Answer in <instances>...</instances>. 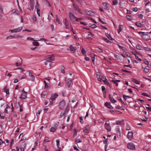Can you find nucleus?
Listing matches in <instances>:
<instances>
[{
  "label": "nucleus",
  "instance_id": "f257e3e1",
  "mask_svg": "<svg viewBox=\"0 0 151 151\" xmlns=\"http://www.w3.org/2000/svg\"><path fill=\"white\" fill-rule=\"evenodd\" d=\"M69 17L70 20L72 21L73 22L76 21V17L71 12H70L69 13Z\"/></svg>",
  "mask_w": 151,
  "mask_h": 151
},
{
  "label": "nucleus",
  "instance_id": "f03ea898",
  "mask_svg": "<svg viewBox=\"0 0 151 151\" xmlns=\"http://www.w3.org/2000/svg\"><path fill=\"white\" fill-rule=\"evenodd\" d=\"M55 57L54 55H48L46 57V59L47 61L50 62L54 60Z\"/></svg>",
  "mask_w": 151,
  "mask_h": 151
},
{
  "label": "nucleus",
  "instance_id": "7ed1b4c3",
  "mask_svg": "<svg viewBox=\"0 0 151 151\" xmlns=\"http://www.w3.org/2000/svg\"><path fill=\"white\" fill-rule=\"evenodd\" d=\"M127 147L128 148L132 150H135V147L134 145L132 143L130 142L128 144Z\"/></svg>",
  "mask_w": 151,
  "mask_h": 151
},
{
  "label": "nucleus",
  "instance_id": "20e7f679",
  "mask_svg": "<svg viewBox=\"0 0 151 151\" xmlns=\"http://www.w3.org/2000/svg\"><path fill=\"white\" fill-rule=\"evenodd\" d=\"M64 24L65 25V28L66 29H68L70 26H71V24L68 22L66 18L64 19Z\"/></svg>",
  "mask_w": 151,
  "mask_h": 151
},
{
  "label": "nucleus",
  "instance_id": "39448f33",
  "mask_svg": "<svg viewBox=\"0 0 151 151\" xmlns=\"http://www.w3.org/2000/svg\"><path fill=\"white\" fill-rule=\"evenodd\" d=\"M65 104V100H63L60 102L58 105V107L60 109H62Z\"/></svg>",
  "mask_w": 151,
  "mask_h": 151
},
{
  "label": "nucleus",
  "instance_id": "423d86ee",
  "mask_svg": "<svg viewBox=\"0 0 151 151\" xmlns=\"http://www.w3.org/2000/svg\"><path fill=\"white\" fill-rule=\"evenodd\" d=\"M58 96V95L57 93L52 94L50 99L51 101H53L55 100Z\"/></svg>",
  "mask_w": 151,
  "mask_h": 151
},
{
  "label": "nucleus",
  "instance_id": "0eeeda50",
  "mask_svg": "<svg viewBox=\"0 0 151 151\" xmlns=\"http://www.w3.org/2000/svg\"><path fill=\"white\" fill-rule=\"evenodd\" d=\"M22 60L21 58H18L17 62L16 63V66H19L23 65L22 64Z\"/></svg>",
  "mask_w": 151,
  "mask_h": 151
},
{
  "label": "nucleus",
  "instance_id": "6e6552de",
  "mask_svg": "<svg viewBox=\"0 0 151 151\" xmlns=\"http://www.w3.org/2000/svg\"><path fill=\"white\" fill-rule=\"evenodd\" d=\"M104 106L106 107L107 108L110 109H114L113 107L111 105L110 103L107 102L104 104Z\"/></svg>",
  "mask_w": 151,
  "mask_h": 151
},
{
  "label": "nucleus",
  "instance_id": "1a4fd4ad",
  "mask_svg": "<svg viewBox=\"0 0 151 151\" xmlns=\"http://www.w3.org/2000/svg\"><path fill=\"white\" fill-rule=\"evenodd\" d=\"M73 78L71 79L70 78H68L67 79V86L68 88H70L72 83V80H73Z\"/></svg>",
  "mask_w": 151,
  "mask_h": 151
},
{
  "label": "nucleus",
  "instance_id": "9d476101",
  "mask_svg": "<svg viewBox=\"0 0 151 151\" xmlns=\"http://www.w3.org/2000/svg\"><path fill=\"white\" fill-rule=\"evenodd\" d=\"M133 133L132 132H128L127 137L130 140H131L133 138Z\"/></svg>",
  "mask_w": 151,
  "mask_h": 151
},
{
  "label": "nucleus",
  "instance_id": "9b49d317",
  "mask_svg": "<svg viewBox=\"0 0 151 151\" xmlns=\"http://www.w3.org/2000/svg\"><path fill=\"white\" fill-rule=\"evenodd\" d=\"M73 6L76 10L77 11L80 13L81 14H82L81 12L80 9H79V8L77 4L74 3Z\"/></svg>",
  "mask_w": 151,
  "mask_h": 151
},
{
  "label": "nucleus",
  "instance_id": "f8f14e48",
  "mask_svg": "<svg viewBox=\"0 0 151 151\" xmlns=\"http://www.w3.org/2000/svg\"><path fill=\"white\" fill-rule=\"evenodd\" d=\"M35 4L34 0H30V6L31 10H33L34 8V5Z\"/></svg>",
  "mask_w": 151,
  "mask_h": 151
},
{
  "label": "nucleus",
  "instance_id": "ddd939ff",
  "mask_svg": "<svg viewBox=\"0 0 151 151\" xmlns=\"http://www.w3.org/2000/svg\"><path fill=\"white\" fill-rule=\"evenodd\" d=\"M23 29V27H20L14 29V33L18 32H20Z\"/></svg>",
  "mask_w": 151,
  "mask_h": 151
},
{
  "label": "nucleus",
  "instance_id": "4468645a",
  "mask_svg": "<svg viewBox=\"0 0 151 151\" xmlns=\"http://www.w3.org/2000/svg\"><path fill=\"white\" fill-rule=\"evenodd\" d=\"M86 12L87 15L89 16H93L95 15V13L91 11H86Z\"/></svg>",
  "mask_w": 151,
  "mask_h": 151
},
{
  "label": "nucleus",
  "instance_id": "2eb2a0df",
  "mask_svg": "<svg viewBox=\"0 0 151 151\" xmlns=\"http://www.w3.org/2000/svg\"><path fill=\"white\" fill-rule=\"evenodd\" d=\"M104 127L108 132L111 131V127L110 125H104Z\"/></svg>",
  "mask_w": 151,
  "mask_h": 151
},
{
  "label": "nucleus",
  "instance_id": "dca6fc26",
  "mask_svg": "<svg viewBox=\"0 0 151 151\" xmlns=\"http://www.w3.org/2000/svg\"><path fill=\"white\" fill-rule=\"evenodd\" d=\"M70 48L72 53H74L76 52V47L71 45L70 47Z\"/></svg>",
  "mask_w": 151,
  "mask_h": 151
},
{
  "label": "nucleus",
  "instance_id": "f3484780",
  "mask_svg": "<svg viewBox=\"0 0 151 151\" xmlns=\"http://www.w3.org/2000/svg\"><path fill=\"white\" fill-rule=\"evenodd\" d=\"M96 77L99 81L101 82L103 81L104 82V80H103V79L100 78V74L99 73H97Z\"/></svg>",
  "mask_w": 151,
  "mask_h": 151
},
{
  "label": "nucleus",
  "instance_id": "a211bd4d",
  "mask_svg": "<svg viewBox=\"0 0 151 151\" xmlns=\"http://www.w3.org/2000/svg\"><path fill=\"white\" fill-rule=\"evenodd\" d=\"M53 16L52 14V12L50 11L49 12L48 14V17L47 18V19L49 21H50L53 17Z\"/></svg>",
  "mask_w": 151,
  "mask_h": 151
},
{
  "label": "nucleus",
  "instance_id": "6ab92c4d",
  "mask_svg": "<svg viewBox=\"0 0 151 151\" xmlns=\"http://www.w3.org/2000/svg\"><path fill=\"white\" fill-rule=\"evenodd\" d=\"M80 49L81 50V52L83 56H86V52L84 48L81 46L80 47Z\"/></svg>",
  "mask_w": 151,
  "mask_h": 151
},
{
  "label": "nucleus",
  "instance_id": "aec40b11",
  "mask_svg": "<svg viewBox=\"0 0 151 151\" xmlns=\"http://www.w3.org/2000/svg\"><path fill=\"white\" fill-rule=\"evenodd\" d=\"M131 81L137 84H139L140 83V81L135 78H132Z\"/></svg>",
  "mask_w": 151,
  "mask_h": 151
},
{
  "label": "nucleus",
  "instance_id": "412c9836",
  "mask_svg": "<svg viewBox=\"0 0 151 151\" xmlns=\"http://www.w3.org/2000/svg\"><path fill=\"white\" fill-rule=\"evenodd\" d=\"M29 76L31 77L30 79L31 80L33 81H34L35 79V76L30 72H29Z\"/></svg>",
  "mask_w": 151,
  "mask_h": 151
},
{
  "label": "nucleus",
  "instance_id": "4be33fe9",
  "mask_svg": "<svg viewBox=\"0 0 151 151\" xmlns=\"http://www.w3.org/2000/svg\"><path fill=\"white\" fill-rule=\"evenodd\" d=\"M38 5V4L37 3L35 5V9L37 10V14L39 17H40V11L39 9L37 8V6Z\"/></svg>",
  "mask_w": 151,
  "mask_h": 151
},
{
  "label": "nucleus",
  "instance_id": "5701e85b",
  "mask_svg": "<svg viewBox=\"0 0 151 151\" xmlns=\"http://www.w3.org/2000/svg\"><path fill=\"white\" fill-rule=\"evenodd\" d=\"M142 68L144 69V72L145 73H147L149 71V67H145L144 68L142 67Z\"/></svg>",
  "mask_w": 151,
  "mask_h": 151
},
{
  "label": "nucleus",
  "instance_id": "b1692460",
  "mask_svg": "<svg viewBox=\"0 0 151 151\" xmlns=\"http://www.w3.org/2000/svg\"><path fill=\"white\" fill-rule=\"evenodd\" d=\"M27 93H23L21 95L20 97V98L22 99H24L27 98Z\"/></svg>",
  "mask_w": 151,
  "mask_h": 151
},
{
  "label": "nucleus",
  "instance_id": "393cba45",
  "mask_svg": "<svg viewBox=\"0 0 151 151\" xmlns=\"http://www.w3.org/2000/svg\"><path fill=\"white\" fill-rule=\"evenodd\" d=\"M14 38H16L17 39H19L23 37V36L22 35H15Z\"/></svg>",
  "mask_w": 151,
  "mask_h": 151
},
{
  "label": "nucleus",
  "instance_id": "a878e982",
  "mask_svg": "<svg viewBox=\"0 0 151 151\" xmlns=\"http://www.w3.org/2000/svg\"><path fill=\"white\" fill-rule=\"evenodd\" d=\"M105 35L110 40H112L113 39L112 38L111 36L109 35V33H105Z\"/></svg>",
  "mask_w": 151,
  "mask_h": 151
},
{
  "label": "nucleus",
  "instance_id": "bb28decb",
  "mask_svg": "<svg viewBox=\"0 0 151 151\" xmlns=\"http://www.w3.org/2000/svg\"><path fill=\"white\" fill-rule=\"evenodd\" d=\"M14 36L12 35H10L9 36L7 37L6 38V40H8L12 39L14 38Z\"/></svg>",
  "mask_w": 151,
  "mask_h": 151
},
{
  "label": "nucleus",
  "instance_id": "cd10ccee",
  "mask_svg": "<svg viewBox=\"0 0 151 151\" xmlns=\"http://www.w3.org/2000/svg\"><path fill=\"white\" fill-rule=\"evenodd\" d=\"M122 25L119 24V28L117 30V31L118 34H119L120 32L122 31Z\"/></svg>",
  "mask_w": 151,
  "mask_h": 151
},
{
  "label": "nucleus",
  "instance_id": "c85d7f7f",
  "mask_svg": "<svg viewBox=\"0 0 151 151\" xmlns=\"http://www.w3.org/2000/svg\"><path fill=\"white\" fill-rule=\"evenodd\" d=\"M3 9V6L0 4V13L2 14L4 13Z\"/></svg>",
  "mask_w": 151,
  "mask_h": 151
},
{
  "label": "nucleus",
  "instance_id": "c756f323",
  "mask_svg": "<svg viewBox=\"0 0 151 151\" xmlns=\"http://www.w3.org/2000/svg\"><path fill=\"white\" fill-rule=\"evenodd\" d=\"M75 142L77 143H80L82 142V141L79 138L77 137L75 139Z\"/></svg>",
  "mask_w": 151,
  "mask_h": 151
},
{
  "label": "nucleus",
  "instance_id": "7c9ffc66",
  "mask_svg": "<svg viewBox=\"0 0 151 151\" xmlns=\"http://www.w3.org/2000/svg\"><path fill=\"white\" fill-rule=\"evenodd\" d=\"M136 25L139 27H141L142 26V24L139 22H137L136 24Z\"/></svg>",
  "mask_w": 151,
  "mask_h": 151
},
{
  "label": "nucleus",
  "instance_id": "2f4dec72",
  "mask_svg": "<svg viewBox=\"0 0 151 151\" xmlns=\"http://www.w3.org/2000/svg\"><path fill=\"white\" fill-rule=\"evenodd\" d=\"M118 0H115L112 1V4L113 5H116L118 3Z\"/></svg>",
  "mask_w": 151,
  "mask_h": 151
},
{
  "label": "nucleus",
  "instance_id": "473e14b6",
  "mask_svg": "<svg viewBox=\"0 0 151 151\" xmlns=\"http://www.w3.org/2000/svg\"><path fill=\"white\" fill-rule=\"evenodd\" d=\"M93 35L92 33H90V34L88 35L87 37V38L91 40L92 39V38L90 36H92Z\"/></svg>",
  "mask_w": 151,
  "mask_h": 151
},
{
  "label": "nucleus",
  "instance_id": "72a5a7b5",
  "mask_svg": "<svg viewBox=\"0 0 151 151\" xmlns=\"http://www.w3.org/2000/svg\"><path fill=\"white\" fill-rule=\"evenodd\" d=\"M32 44L34 46H38L39 45V43L36 41H34L32 42Z\"/></svg>",
  "mask_w": 151,
  "mask_h": 151
},
{
  "label": "nucleus",
  "instance_id": "f704fd0d",
  "mask_svg": "<svg viewBox=\"0 0 151 151\" xmlns=\"http://www.w3.org/2000/svg\"><path fill=\"white\" fill-rule=\"evenodd\" d=\"M136 48L139 50H142V47L139 45L138 44L136 45Z\"/></svg>",
  "mask_w": 151,
  "mask_h": 151
},
{
  "label": "nucleus",
  "instance_id": "c9c22d12",
  "mask_svg": "<svg viewBox=\"0 0 151 151\" xmlns=\"http://www.w3.org/2000/svg\"><path fill=\"white\" fill-rule=\"evenodd\" d=\"M123 120L122 121H116V124L117 125H119L122 124L123 122Z\"/></svg>",
  "mask_w": 151,
  "mask_h": 151
},
{
  "label": "nucleus",
  "instance_id": "e433bc0d",
  "mask_svg": "<svg viewBox=\"0 0 151 151\" xmlns=\"http://www.w3.org/2000/svg\"><path fill=\"white\" fill-rule=\"evenodd\" d=\"M123 97L124 100L126 101L127 99V98H131V97H130L129 96H126L125 95H123Z\"/></svg>",
  "mask_w": 151,
  "mask_h": 151
},
{
  "label": "nucleus",
  "instance_id": "4c0bfd02",
  "mask_svg": "<svg viewBox=\"0 0 151 151\" xmlns=\"http://www.w3.org/2000/svg\"><path fill=\"white\" fill-rule=\"evenodd\" d=\"M26 40H30V41H35V40L34 39L30 37H27L26 38Z\"/></svg>",
  "mask_w": 151,
  "mask_h": 151
},
{
  "label": "nucleus",
  "instance_id": "58836bf2",
  "mask_svg": "<svg viewBox=\"0 0 151 151\" xmlns=\"http://www.w3.org/2000/svg\"><path fill=\"white\" fill-rule=\"evenodd\" d=\"M74 133L73 135V138L75 137L76 136L77 133V131L76 129H74Z\"/></svg>",
  "mask_w": 151,
  "mask_h": 151
},
{
  "label": "nucleus",
  "instance_id": "ea45409f",
  "mask_svg": "<svg viewBox=\"0 0 151 151\" xmlns=\"http://www.w3.org/2000/svg\"><path fill=\"white\" fill-rule=\"evenodd\" d=\"M13 13L15 14H18V12L15 9H14L12 10Z\"/></svg>",
  "mask_w": 151,
  "mask_h": 151
},
{
  "label": "nucleus",
  "instance_id": "a19ab883",
  "mask_svg": "<svg viewBox=\"0 0 151 151\" xmlns=\"http://www.w3.org/2000/svg\"><path fill=\"white\" fill-rule=\"evenodd\" d=\"M56 129V128L54 127H52L50 129V131L52 132H54Z\"/></svg>",
  "mask_w": 151,
  "mask_h": 151
},
{
  "label": "nucleus",
  "instance_id": "79ce46f5",
  "mask_svg": "<svg viewBox=\"0 0 151 151\" xmlns=\"http://www.w3.org/2000/svg\"><path fill=\"white\" fill-rule=\"evenodd\" d=\"M142 95H143V96H147V97H150V96L148 94L146 93H142Z\"/></svg>",
  "mask_w": 151,
  "mask_h": 151
},
{
  "label": "nucleus",
  "instance_id": "37998d69",
  "mask_svg": "<svg viewBox=\"0 0 151 151\" xmlns=\"http://www.w3.org/2000/svg\"><path fill=\"white\" fill-rule=\"evenodd\" d=\"M126 17L127 19L129 20H131L132 19L130 15H127L126 16Z\"/></svg>",
  "mask_w": 151,
  "mask_h": 151
},
{
  "label": "nucleus",
  "instance_id": "c03bdc74",
  "mask_svg": "<svg viewBox=\"0 0 151 151\" xmlns=\"http://www.w3.org/2000/svg\"><path fill=\"white\" fill-rule=\"evenodd\" d=\"M83 132L84 133H85V134H86V133H89V129H85L83 130Z\"/></svg>",
  "mask_w": 151,
  "mask_h": 151
},
{
  "label": "nucleus",
  "instance_id": "a18cd8bd",
  "mask_svg": "<svg viewBox=\"0 0 151 151\" xmlns=\"http://www.w3.org/2000/svg\"><path fill=\"white\" fill-rule=\"evenodd\" d=\"M32 19L33 21L35 22L37 21V18L34 15H33V16Z\"/></svg>",
  "mask_w": 151,
  "mask_h": 151
},
{
  "label": "nucleus",
  "instance_id": "49530a36",
  "mask_svg": "<svg viewBox=\"0 0 151 151\" xmlns=\"http://www.w3.org/2000/svg\"><path fill=\"white\" fill-rule=\"evenodd\" d=\"M114 56L117 59L120 60L121 59L120 58V56L119 55H115Z\"/></svg>",
  "mask_w": 151,
  "mask_h": 151
},
{
  "label": "nucleus",
  "instance_id": "de8ad7c7",
  "mask_svg": "<svg viewBox=\"0 0 151 151\" xmlns=\"http://www.w3.org/2000/svg\"><path fill=\"white\" fill-rule=\"evenodd\" d=\"M69 111V109L68 108V107L67 106L66 107L65 110L64 112L65 113H68V111Z\"/></svg>",
  "mask_w": 151,
  "mask_h": 151
},
{
  "label": "nucleus",
  "instance_id": "09e8293b",
  "mask_svg": "<svg viewBox=\"0 0 151 151\" xmlns=\"http://www.w3.org/2000/svg\"><path fill=\"white\" fill-rule=\"evenodd\" d=\"M14 139H12L11 140V142H10V148H11L12 146V145L14 143Z\"/></svg>",
  "mask_w": 151,
  "mask_h": 151
},
{
  "label": "nucleus",
  "instance_id": "8fccbe9b",
  "mask_svg": "<svg viewBox=\"0 0 151 151\" xmlns=\"http://www.w3.org/2000/svg\"><path fill=\"white\" fill-rule=\"evenodd\" d=\"M135 57L138 60H140V61L141 60V59H140L139 57L138 54V52H137V54L136 55H135Z\"/></svg>",
  "mask_w": 151,
  "mask_h": 151
},
{
  "label": "nucleus",
  "instance_id": "3c124183",
  "mask_svg": "<svg viewBox=\"0 0 151 151\" xmlns=\"http://www.w3.org/2000/svg\"><path fill=\"white\" fill-rule=\"evenodd\" d=\"M59 142L60 141L59 139H58L56 140V145L58 148L59 146Z\"/></svg>",
  "mask_w": 151,
  "mask_h": 151
},
{
  "label": "nucleus",
  "instance_id": "603ef678",
  "mask_svg": "<svg viewBox=\"0 0 151 151\" xmlns=\"http://www.w3.org/2000/svg\"><path fill=\"white\" fill-rule=\"evenodd\" d=\"M122 71L124 72H125L128 73H131V71H129L126 70L122 69Z\"/></svg>",
  "mask_w": 151,
  "mask_h": 151
},
{
  "label": "nucleus",
  "instance_id": "864d4df0",
  "mask_svg": "<svg viewBox=\"0 0 151 151\" xmlns=\"http://www.w3.org/2000/svg\"><path fill=\"white\" fill-rule=\"evenodd\" d=\"M105 84H106L107 86H109L110 88H111V85L109 83L108 81L104 83Z\"/></svg>",
  "mask_w": 151,
  "mask_h": 151
},
{
  "label": "nucleus",
  "instance_id": "5fc2aeb1",
  "mask_svg": "<svg viewBox=\"0 0 151 151\" xmlns=\"http://www.w3.org/2000/svg\"><path fill=\"white\" fill-rule=\"evenodd\" d=\"M110 101L113 103L116 102V101L113 98L112 99H111Z\"/></svg>",
  "mask_w": 151,
  "mask_h": 151
},
{
  "label": "nucleus",
  "instance_id": "6e6d98bb",
  "mask_svg": "<svg viewBox=\"0 0 151 151\" xmlns=\"http://www.w3.org/2000/svg\"><path fill=\"white\" fill-rule=\"evenodd\" d=\"M144 63L145 64L147 65H149V63L148 61L146 59H145L144 60Z\"/></svg>",
  "mask_w": 151,
  "mask_h": 151
},
{
  "label": "nucleus",
  "instance_id": "4d7b16f0",
  "mask_svg": "<svg viewBox=\"0 0 151 151\" xmlns=\"http://www.w3.org/2000/svg\"><path fill=\"white\" fill-rule=\"evenodd\" d=\"M6 106V107L5 109L4 112L6 113H8L7 109L8 108L9 106L8 104H7Z\"/></svg>",
  "mask_w": 151,
  "mask_h": 151
},
{
  "label": "nucleus",
  "instance_id": "13d9d810",
  "mask_svg": "<svg viewBox=\"0 0 151 151\" xmlns=\"http://www.w3.org/2000/svg\"><path fill=\"white\" fill-rule=\"evenodd\" d=\"M17 69H19L20 70V71L22 72L24 71V70L23 68H18L16 69H14V70H17Z\"/></svg>",
  "mask_w": 151,
  "mask_h": 151
},
{
  "label": "nucleus",
  "instance_id": "bf43d9fd",
  "mask_svg": "<svg viewBox=\"0 0 151 151\" xmlns=\"http://www.w3.org/2000/svg\"><path fill=\"white\" fill-rule=\"evenodd\" d=\"M80 122H81L82 123H83V117L82 116L80 117Z\"/></svg>",
  "mask_w": 151,
  "mask_h": 151
},
{
  "label": "nucleus",
  "instance_id": "052dcab7",
  "mask_svg": "<svg viewBox=\"0 0 151 151\" xmlns=\"http://www.w3.org/2000/svg\"><path fill=\"white\" fill-rule=\"evenodd\" d=\"M19 106H20V111L21 112H22L23 111L22 105L21 104L19 105Z\"/></svg>",
  "mask_w": 151,
  "mask_h": 151
},
{
  "label": "nucleus",
  "instance_id": "680f3d73",
  "mask_svg": "<svg viewBox=\"0 0 151 151\" xmlns=\"http://www.w3.org/2000/svg\"><path fill=\"white\" fill-rule=\"evenodd\" d=\"M108 112H110L111 114H114L116 113L115 110H108Z\"/></svg>",
  "mask_w": 151,
  "mask_h": 151
},
{
  "label": "nucleus",
  "instance_id": "e2e57ef3",
  "mask_svg": "<svg viewBox=\"0 0 151 151\" xmlns=\"http://www.w3.org/2000/svg\"><path fill=\"white\" fill-rule=\"evenodd\" d=\"M44 141L46 142H50V140H49L48 138L46 137L44 140Z\"/></svg>",
  "mask_w": 151,
  "mask_h": 151
},
{
  "label": "nucleus",
  "instance_id": "0e129e2a",
  "mask_svg": "<svg viewBox=\"0 0 151 151\" xmlns=\"http://www.w3.org/2000/svg\"><path fill=\"white\" fill-rule=\"evenodd\" d=\"M112 82H113L114 83H115L116 84V86H117L118 85V83H116V81L115 80H112L111 81Z\"/></svg>",
  "mask_w": 151,
  "mask_h": 151
},
{
  "label": "nucleus",
  "instance_id": "69168bd1",
  "mask_svg": "<svg viewBox=\"0 0 151 151\" xmlns=\"http://www.w3.org/2000/svg\"><path fill=\"white\" fill-rule=\"evenodd\" d=\"M104 41L106 42L107 43H111L110 41L109 40H108L107 39H105L104 38Z\"/></svg>",
  "mask_w": 151,
  "mask_h": 151
},
{
  "label": "nucleus",
  "instance_id": "338daca9",
  "mask_svg": "<svg viewBox=\"0 0 151 151\" xmlns=\"http://www.w3.org/2000/svg\"><path fill=\"white\" fill-rule=\"evenodd\" d=\"M94 55H91V57L92 58V60L93 62H94L95 58H94Z\"/></svg>",
  "mask_w": 151,
  "mask_h": 151
},
{
  "label": "nucleus",
  "instance_id": "774afa93",
  "mask_svg": "<svg viewBox=\"0 0 151 151\" xmlns=\"http://www.w3.org/2000/svg\"><path fill=\"white\" fill-rule=\"evenodd\" d=\"M115 112L117 114H121L122 112L118 110H115Z\"/></svg>",
  "mask_w": 151,
  "mask_h": 151
}]
</instances>
